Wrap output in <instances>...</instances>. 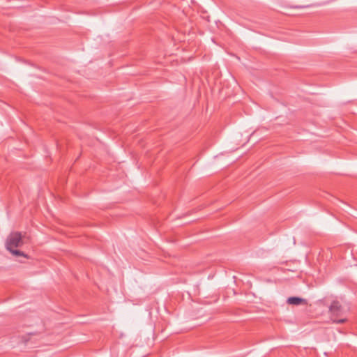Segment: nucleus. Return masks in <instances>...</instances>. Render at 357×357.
<instances>
[{"instance_id": "1", "label": "nucleus", "mask_w": 357, "mask_h": 357, "mask_svg": "<svg viewBox=\"0 0 357 357\" xmlns=\"http://www.w3.org/2000/svg\"><path fill=\"white\" fill-rule=\"evenodd\" d=\"M330 318L333 323L340 324L347 321L346 314L349 308L342 305L337 300H334L329 305Z\"/></svg>"}, {"instance_id": "3", "label": "nucleus", "mask_w": 357, "mask_h": 357, "mask_svg": "<svg viewBox=\"0 0 357 357\" xmlns=\"http://www.w3.org/2000/svg\"><path fill=\"white\" fill-rule=\"evenodd\" d=\"M287 303L289 305H299L301 304L306 305L307 304V301L305 299H303V298H299V297H295V296L288 298Z\"/></svg>"}, {"instance_id": "2", "label": "nucleus", "mask_w": 357, "mask_h": 357, "mask_svg": "<svg viewBox=\"0 0 357 357\" xmlns=\"http://www.w3.org/2000/svg\"><path fill=\"white\" fill-rule=\"evenodd\" d=\"M22 243L23 242L21 233L13 232L8 236L6 240V247L8 250H9L15 256L25 257L26 255L24 254V252L16 249L17 248L20 247Z\"/></svg>"}]
</instances>
